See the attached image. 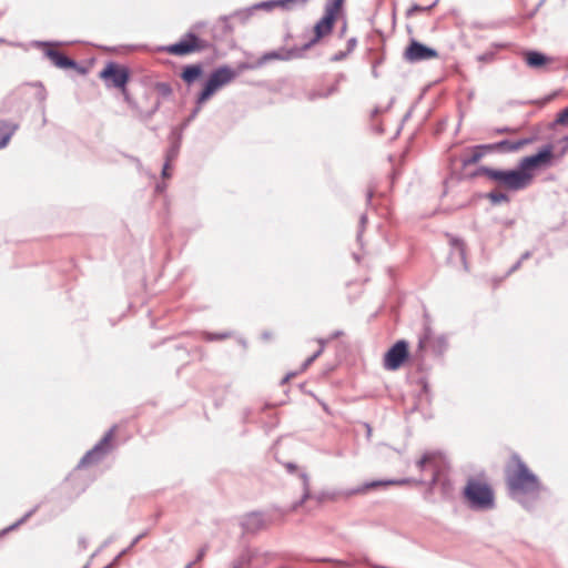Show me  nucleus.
I'll list each match as a JSON object with an SVG mask.
<instances>
[{
  "label": "nucleus",
  "instance_id": "e2e57ef3",
  "mask_svg": "<svg viewBox=\"0 0 568 568\" xmlns=\"http://www.w3.org/2000/svg\"><path fill=\"white\" fill-rule=\"evenodd\" d=\"M286 468H287V470H288L290 473H293V471H295V470L297 469V466H296L295 464H293V463H288V464L286 465Z\"/></svg>",
  "mask_w": 568,
  "mask_h": 568
},
{
  "label": "nucleus",
  "instance_id": "58836bf2",
  "mask_svg": "<svg viewBox=\"0 0 568 568\" xmlns=\"http://www.w3.org/2000/svg\"><path fill=\"white\" fill-rule=\"evenodd\" d=\"M122 95H123V99L124 101L128 103V105L134 111L136 112V110H139V105L136 103V101L131 97V94L129 93L128 91V87H125L124 90H119Z\"/></svg>",
  "mask_w": 568,
  "mask_h": 568
},
{
  "label": "nucleus",
  "instance_id": "aec40b11",
  "mask_svg": "<svg viewBox=\"0 0 568 568\" xmlns=\"http://www.w3.org/2000/svg\"><path fill=\"white\" fill-rule=\"evenodd\" d=\"M264 526V517L262 513L253 511L247 514L242 520V527L246 531H256Z\"/></svg>",
  "mask_w": 568,
  "mask_h": 568
},
{
  "label": "nucleus",
  "instance_id": "39448f33",
  "mask_svg": "<svg viewBox=\"0 0 568 568\" xmlns=\"http://www.w3.org/2000/svg\"><path fill=\"white\" fill-rule=\"evenodd\" d=\"M447 349V337L443 334L434 335L430 327L427 326L418 337V345L414 353V357L422 363L425 359L426 353L429 351L435 357L442 358Z\"/></svg>",
  "mask_w": 568,
  "mask_h": 568
},
{
  "label": "nucleus",
  "instance_id": "49530a36",
  "mask_svg": "<svg viewBox=\"0 0 568 568\" xmlns=\"http://www.w3.org/2000/svg\"><path fill=\"white\" fill-rule=\"evenodd\" d=\"M148 535V530H144L143 532L139 534L129 545L126 549L122 551V554H125L126 551L131 550L142 538H144Z\"/></svg>",
  "mask_w": 568,
  "mask_h": 568
},
{
  "label": "nucleus",
  "instance_id": "2eb2a0df",
  "mask_svg": "<svg viewBox=\"0 0 568 568\" xmlns=\"http://www.w3.org/2000/svg\"><path fill=\"white\" fill-rule=\"evenodd\" d=\"M44 55L50 59V61L59 69L67 70L73 69L80 74L87 73V68L78 63L74 59L68 57L62 51H59L53 48H47L44 51Z\"/></svg>",
  "mask_w": 568,
  "mask_h": 568
},
{
  "label": "nucleus",
  "instance_id": "b1692460",
  "mask_svg": "<svg viewBox=\"0 0 568 568\" xmlns=\"http://www.w3.org/2000/svg\"><path fill=\"white\" fill-rule=\"evenodd\" d=\"M535 138H524L518 141H510V140H501L499 142H496L495 145H498V150H506L507 152H515L518 151L524 145L530 144L534 142Z\"/></svg>",
  "mask_w": 568,
  "mask_h": 568
},
{
  "label": "nucleus",
  "instance_id": "393cba45",
  "mask_svg": "<svg viewBox=\"0 0 568 568\" xmlns=\"http://www.w3.org/2000/svg\"><path fill=\"white\" fill-rule=\"evenodd\" d=\"M253 12L256 14L258 11H272L275 8L288 9L284 0H266L254 3L251 6Z\"/></svg>",
  "mask_w": 568,
  "mask_h": 568
},
{
  "label": "nucleus",
  "instance_id": "6e6d98bb",
  "mask_svg": "<svg viewBox=\"0 0 568 568\" xmlns=\"http://www.w3.org/2000/svg\"><path fill=\"white\" fill-rule=\"evenodd\" d=\"M490 47L494 49V50H503V49H506L508 47V43L506 42H493L490 44Z\"/></svg>",
  "mask_w": 568,
  "mask_h": 568
},
{
  "label": "nucleus",
  "instance_id": "f3484780",
  "mask_svg": "<svg viewBox=\"0 0 568 568\" xmlns=\"http://www.w3.org/2000/svg\"><path fill=\"white\" fill-rule=\"evenodd\" d=\"M408 483H419V484H422L423 480H415V479H412V478H403V479H398V480H373V481H367V483H365L363 485H359V486H357L355 488H349V491L347 494L348 495L364 494L367 490L376 488V487H379V486L405 485V484H408Z\"/></svg>",
  "mask_w": 568,
  "mask_h": 568
},
{
  "label": "nucleus",
  "instance_id": "ddd939ff",
  "mask_svg": "<svg viewBox=\"0 0 568 568\" xmlns=\"http://www.w3.org/2000/svg\"><path fill=\"white\" fill-rule=\"evenodd\" d=\"M338 14L339 13L335 11L324 8L323 17L314 26V37L302 45L305 51L311 49L322 38H324L325 36L329 34L333 31Z\"/></svg>",
  "mask_w": 568,
  "mask_h": 568
},
{
  "label": "nucleus",
  "instance_id": "5701e85b",
  "mask_svg": "<svg viewBox=\"0 0 568 568\" xmlns=\"http://www.w3.org/2000/svg\"><path fill=\"white\" fill-rule=\"evenodd\" d=\"M18 129V124L0 120V149L4 148Z\"/></svg>",
  "mask_w": 568,
  "mask_h": 568
},
{
  "label": "nucleus",
  "instance_id": "a19ab883",
  "mask_svg": "<svg viewBox=\"0 0 568 568\" xmlns=\"http://www.w3.org/2000/svg\"><path fill=\"white\" fill-rule=\"evenodd\" d=\"M496 52L494 50H488L481 54H478L476 57V60L483 63H490L495 60Z\"/></svg>",
  "mask_w": 568,
  "mask_h": 568
},
{
  "label": "nucleus",
  "instance_id": "8fccbe9b",
  "mask_svg": "<svg viewBox=\"0 0 568 568\" xmlns=\"http://www.w3.org/2000/svg\"><path fill=\"white\" fill-rule=\"evenodd\" d=\"M356 44H357V39L356 38H349L347 40V49H346V52L349 54L352 51H354V49L356 48Z\"/></svg>",
  "mask_w": 568,
  "mask_h": 568
},
{
  "label": "nucleus",
  "instance_id": "2f4dec72",
  "mask_svg": "<svg viewBox=\"0 0 568 568\" xmlns=\"http://www.w3.org/2000/svg\"><path fill=\"white\" fill-rule=\"evenodd\" d=\"M154 89L162 98H169L173 93V89L169 82H156Z\"/></svg>",
  "mask_w": 568,
  "mask_h": 568
},
{
  "label": "nucleus",
  "instance_id": "5fc2aeb1",
  "mask_svg": "<svg viewBox=\"0 0 568 568\" xmlns=\"http://www.w3.org/2000/svg\"><path fill=\"white\" fill-rule=\"evenodd\" d=\"M561 142H564V146L560 150L559 156H564L568 151V135L564 136L561 139Z\"/></svg>",
  "mask_w": 568,
  "mask_h": 568
},
{
  "label": "nucleus",
  "instance_id": "4c0bfd02",
  "mask_svg": "<svg viewBox=\"0 0 568 568\" xmlns=\"http://www.w3.org/2000/svg\"><path fill=\"white\" fill-rule=\"evenodd\" d=\"M344 2L345 0H326L324 8L341 13L343 11Z\"/></svg>",
  "mask_w": 568,
  "mask_h": 568
},
{
  "label": "nucleus",
  "instance_id": "69168bd1",
  "mask_svg": "<svg viewBox=\"0 0 568 568\" xmlns=\"http://www.w3.org/2000/svg\"><path fill=\"white\" fill-rule=\"evenodd\" d=\"M342 335H343V332H342V331H335V332H333V333H332V335H331L329 339L337 338V337H339V336H342Z\"/></svg>",
  "mask_w": 568,
  "mask_h": 568
},
{
  "label": "nucleus",
  "instance_id": "f704fd0d",
  "mask_svg": "<svg viewBox=\"0 0 568 568\" xmlns=\"http://www.w3.org/2000/svg\"><path fill=\"white\" fill-rule=\"evenodd\" d=\"M203 338L207 342H214V341H222L231 336L230 332L224 333H211V332H203L202 333Z\"/></svg>",
  "mask_w": 568,
  "mask_h": 568
},
{
  "label": "nucleus",
  "instance_id": "1a4fd4ad",
  "mask_svg": "<svg viewBox=\"0 0 568 568\" xmlns=\"http://www.w3.org/2000/svg\"><path fill=\"white\" fill-rule=\"evenodd\" d=\"M300 478L302 479V487H303V494L300 500L295 501L291 506V510H296L300 506H302L306 500L310 498L316 499L317 503L322 504L327 500L336 501L339 498H349L352 495H348L347 493L349 489H328V490H322L317 493L316 495L312 496L311 489H310V477L306 473H301Z\"/></svg>",
  "mask_w": 568,
  "mask_h": 568
},
{
  "label": "nucleus",
  "instance_id": "423d86ee",
  "mask_svg": "<svg viewBox=\"0 0 568 568\" xmlns=\"http://www.w3.org/2000/svg\"><path fill=\"white\" fill-rule=\"evenodd\" d=\"M212 48V43L201 39L193 31L186 32L178 42L164 45L162 51L176 57H185L195 52H202Z\"/></svg>",
  "mask_w": 568,
  "mask_h": 568
},
{
  "label": "nucleus",
  "instance_id": "680f3d73",
  "mask_svg": "<svg viewBox=\"0 0 568 568\" xmlns=\"http://www.w3.org/2000/svg\"><path fill=\"white\" fill-rule=\"evenodd\" d=\"M531 255H532V253H531L530 251H526L525 253H523V254H521V256H520V258H519V260H520L521 262H524V261H526V260L530 258V257H531Z\"/></svg>",
  "mask_w": 568,
  "mask_h": 568
},
{
  "label": "nucleus",
  "instance_id": "c03bdc74",
  "mask_svg": "<svg viewBox=\"0 0 568 568\" xmlns=\"http://www.w3.org/2000/svg\"><path fill=\"white\" fill-rule=\"evenodd\" d=\"M258 68H262L261 64H258V59L255 61V62H243V63H240L239 67H237V70H235L236 72H239V74L244 71V70H253V69H258Z\"/></svg>",
  "mask_w": 568,
  "mask_h": 568
},
{
  "label": "nucleus",
  "instance_id": "09e8293b",
  "mask_svg": "<svg viewBox=\"0 0 568 568\" xmlns=\"http://www.w3.org/2000/svg\"><path fill=\"white\" fill-rule=\"evenodd\" d=\"M347 55H348V53L346 51H338L335 54H333L329 60L332 62H338V61L344 60Z\"/></svg>",
  "mask_w": 568,
  "mask_h": 568
},
{
  "label": "nucleus",
  "instance_id": "de8ad7c7",
  "mask_svg": "<svg viewBox=\"0 0 568 568\" xmlns=\"http://www.w3.org/2000/svg\"><path fill=\"white\" fill-rule=\"evenodd\" d=\"M323 353V346L320 347L313 355H311L303 364V367H308L321 354Z\"/></svg>",
  "mask_w": 568,
  "mask_h": 568
},
{
  "label": "nucleus",
  "instance_id": "a878e982",
  "mask_svg": "<svg viewBox=\"0 0 568 568\" xmlns=\"http://www.w3.org/2000/svg\"><path fill=\"white\" fill-rule=\"evenodd\" d=\"M449 243L453 247V251L456 252L462 260L465 270H467L466 247L464 241L459 237L450 236Z\"/></svg>",
  "mask_w": 568,
  "mask_h": 568
},
{
  "label": "nucleus",
  "instance_id": "7c9ffc66",
  "mask_svg": "<svg viewBox=\"0 0 568 568\" xmlns=\"http://www.w3.org/2000/svg\"><path fill=\"white\" fill-rule=\"evenodd\" d=\"M438 3V0H435L432 4L429 6H420V4H417V3H414L407 11H406V17H412L413 14L417 13V12H428L430 11L434 7H436Z\"/></svg>",
  "mask_w": 568,
  "mask_h": 568
},
{
  "label": "nucleus",
  "instance_id": "c9c22d12",
  "mask_svg": "<svg viewBox=\"0 0 568 568\" xmlns=\"http://www.w3.org/2000/svg\"><path fill=\"white\" fill-rule=\"evenodd\" d=\"M181 144L170 142V146L168 148L165 152V160L168 162H172L175 160L179 155Z\"/></svg>",
  "mask_w": 568,
  "mask_h": 568
},
{
  "label": "nucleus",
  "instance_id": "72a5a7b5",
  "mask_svg": "<svg viewBox=\"0 0 568 568\" xmlns=\"http://www.w3.org/2000/svg\"><path fill=\"white\" fill-rule=\"evenodd\" d=\"M34 513V509L28 511L23 517H21L19 520H17L14 524L8 526L7 528L2 529L0 531V536H4L7 532L9 531H12L14 530L16 528H18L20 525H22L23 523H26L28 520L29 517L32 516V514Z\"/></svg>",
  "mask_w": 568,
  "mask_h": 568
},
{
  "label": "nucleus",
  "instance_id": "dca6fc26",
  "mask_svg": "<svg viewBox=\"0 0 568 568\" xmlns=\"http://www.w3.org/2000/svg\"><path fill=\"white\" fill-rule=\"evenodd\" d=\"M304 53L305 50L303 47H293L291 49L280 48L278 50H272L262 54L258 58V64L263 67L273 60L290 61L300 59L304 57Z\"/></svg>",
  "mask_w": 568,
  "mask_h": 568
},
{
  "label": "nucleus",
  "instance_id": "bb28decb",
  "mask_svg": "<svg viewBox=\"0 0 568 568\" xmlns=\"http://www.w3.org/2000/svg\"><path fill=\"white\" fill-rule=\"evenodd\" d=\"M470 154L462 159V166L465 169L469 165L478 163L484 158V152L475 149V145L468 149Z\"/></svg>",
  "mask_w": 568,
  "mask_h": 568
},
{
  "label": "nucleus",
  "instance_id": "774afa93",
  "mask_svg": "<svg viewBox=\"0 0 568 568\" xmlns=\"http://www.w3.org/2000/svg\"><path fill=\"white\" fill-rule=\"evenodd\" d=\"M547 0H539L537 6L535 7V11H538L546 2Z\"/></svg>",
  "mask_w": 568,
  "mask_h": 568
},
{
  "label": "nucleus",
  "instance_id": "9b49d317",
  "mask_svg": "<svg viewBox=\"0 0 568 568\" xmlns=\"http://www.w3.org/2000/svg\"><path fill=\"white\" fill-rule=\"evenodd\" d=\"M409 357V344L406 339L395 342L384 355V367L387 371H397Z\"/></svg>",
  "mask_w": 568,
  "mask_h": 568
},
{
  "label": "nucleus",
  "instance_id": "cd10ccee",
  "mask_svg": "<svg viewBox=\"0 0 568 568\" xmlns=\"http://www.w3.org/2000/svg\"><path fill=\"white\" fill-rule=\"evenodd\" d=\"M336 92H338V87H337V83H334V84H332L331 87H328L327 89H325L323 91H312V92H310L307 98H308L310 101H314L316 99L328 98V97L335 94Z\"/></svg>",
  "mask_w": 568,
  "mask_h": 568
},
{
  "label": "nucleus",
  "instance_id": "6ab92c4d",
  "mask_svg": "<svg viewBox=\"0 0 568 568\" xmlns=\"http://www.w3.org/2000/svg\"><path fill=\"white\" fill-rule=\"evenodd\" d=\"M204 69L201 63L186 64L182 68L180 78L187 85H191L203 75Z\"/></svg>",
  "mask_w": 568,
  "mask_h": 568
},
{
  "label": "nucleus",
  "instance_id": "ea45409f",
  "mask_svg": "<svg viewBox=\"0 0 568 568\" xmlns=\"http://www.w3.org/2000/svg\"><path fill=\"white\" fill-rule=\"evenodd\" d=\"M557 124L568 126V106L557 113L554 125Z\"/></svg>",
  "mask_w": 568,
  "mask_h": 568
},
{
  "label": "nucleus",
  "instance_id": "0eeeda50",
  "mask_svg": "<svg viewBox=\"0 0 568 568\" xmlns=\"http://www.w3.org/2000/svg\"><path fill=\"white\" fill-rule=\"evenodd\" d=\"M99 78L104 81L108 89L124 90L130 82L131 71L126 65L109 61L99 72Z\"/></svg>",
  "mask_w": 568,
  "mask_h": 568
},
{
  "label": "nucleus",
  "instance_id": "7ed1b4c3",
  "mask_svg": "<svg viewBox=\"0 0 568 568\" xmlns=\"http://www.w3.org/2000/svg\"><path fill=\"white\" fill-rule=\"evenodd\" d=\"M237 75L239 72L230 65L224 64L215 68L204 81L203 88L196 97V104H204L217 90L232 82Z\"/></svg>",
  "mask_w": 568,
  "mask_h": 568
},
{
  "label": "nucleus",
  "instance_id": "412c9836",
  "mask_svg": "<svg viewBox=\"0 0 568 568\" xmlns=\"http://www.w3.org/2000/svg\"><path fill=\"white\" fill-rule=\"evenodd\" d=\"M254 16L255 13L253 12L251 6L234 10L227 14L230 20L235 23V28L237 26H246Z\"/></svg>",
  "mask_w": 568,
  "mask_h": 568
},
{
  "label": "nucleus",
  "instance_id": "9d476101",
  "mask_svg": "<svg viewBox=\"0 0 568 568\" xmlns=\"http://www.w3.org/2000/svg\"><path fill=\"white\" fill-rule=\"evenodd\" d=\"M114 429L115 426L111 427L104 436L82 456L78 464V468L99 463L112 450Z\"/></svg>",
  "mask_w": 568,
  "mask_h": 568
},
{
  "label": "nucleus",
  "instance_id": "603ef678",
  "mask_svg": "<svg viewBox=\"0 0 568 568\" xmlns=\"http://www.w3.org/2000/svg\"><path fill=\"white\" fill-rule=\"evenodd\" d=\"M250 562V558L246 556H242L239 560H236L233 565V568H241L242 565Z\"/></svg>",
  "mask_w": 568,
  "mask_h": 568
},
{
  "label": "nucleus",
  "instance_id": "4468645a",
  "mask_svg": "<svg viewBox=\"0 0 568 568\" xmlns=\"http://www.w3.org/2000/svg\"><path fill=\"white\" fill-rule=\"evenodd\" d=\"M436 49L430 48L415 39H412L405 49L404 58L406 61L415 63L438 58Z\"/></svg>",
  "mask_w": 568,
  "mask_h": 568
},
{
  "label": "nucleus",
  "instance_id": "6e6552de",
  "mask_svg": "<svg viewBox=\"0 0 568 568\" xmlns=\"http://www.w3.org/2000/svg\"><path fill=\"white\" fill-rule=\"evenodd\" d=\"M554 159V145L547 143L542 145L535 154L523 158L518 162L521 172L527 173L528 184L530 185L534 180L532 172L539 168L550 166Z\"/></svg>",
  "mask_w": 568,
  "mask_h": 568
},
{
  "label": "nucleus",
  "instance_id": "37998d69",
  "mask_svg": "<svg viewBox=\"0 0 568 568\" xmlns=\"http://www.w3.org/2000/svg\"><path fill=\"white\" fill-rule=\"evenodd\" d=\"M366 224H367V215L366 214H362L361 217H359V225H358V231H357V242L359 244H362V237H363V232L366 227Z\"/></svg>",
  "mask_w": 568,
  "mask_h": 568
},
{
  "label": "nucleus",
  "instance_id": "13d9d810",
  "mask_svg": "<svg viewBox=\"0 0 568 568\" xmlns=\"http://www.w3.org/2000/svg\"><path fill=\"white\" fill-rule=\"evenodd\" d=\"M170 163H171V162H168V161L165 160L164 165H163V169H162V176H163V178H169V176H170V173H169Z\"/></svg>",
  "mask_w": 568,
  "mask_h": 568
},
{
  "label": "nucleus",
  "instance_id": "79ce46f5",
  "mask_svg": "<svg viewBox=\"0 0 568 568\" xmlns=\"http://www.w3.org/2000/svg\"><path fill=\"white\" fill-rule=\"evenodd\" d=\"M202 105L203 104H196L195 103V106L194 109L191 111V113L189 114V116L181 123L183 125V128H187L190 125V123L197 116L199 112L201 111L202 109Z\"/></svg>",
  "mask_w": 568,
  "mask_h": 568
},
{
  "label": "nucleus",
  "instance_id": "4d7b16f0",
  "mask_svg": "<svg viewBox=\"0 0 568 568\" xmlns=\"http://www.w3.org/2000/svg\"><path fill=\"white\" fill-rule=\"evenodd\" d=\"M78 545H79V548H80L81 550H85V549H87V547H88V540H87V538H85V537H80V538L78 539Z\"/></svg>",
  "mask_w": 568,
  "mask_h": 568
},
{
  "label": "nucleus",
  "instance_id": "f257e3e1",
  "mask_svg": "<svg viewBox=\"0 0 568 568\" xmlns=\"http://www.w3.org/2000/svg\"><path fill=\"white\" fill-rule=\"evenodd\" d=\"M514 462L515 468L506 478L508 496L523 508L531 510L540 499L544 486L518 455L514 456Z\"/></svg>",
  "mask_w": 568,
  "mask_h": 568
},
{
  "label": "nucleus",
  "instance_id": "f03ea898",
  "mask_svg": "<svg viewBox=\"0 0 568 568\" xmlns=\"http://www.w3.org/2000/svg\"><path fill=\"white\" fill-rule=\"evenodd\" d=\"M462 495L473 510H490L496 506L494 489L486 481L469 478Z\"/></svg>",
  "mask_w": 568,
  "mask_h": 568
},
{
  "label": "nucleus",
  "instance_id": "864d4df0",
  "mask_svg": "<svg viewBox=\"0 0 568 568\" xmlns=\"http://www.w3.org/2000/svg\"><path fill=\"white\" fill-rule=\"evenodd\" d=\"M205 554H206V547H202V548L197 551L195 559L192 561V562H193V565H194L195 562H197V561H201V560L204 558Z\"/></svg>",
  "mask_w": 568,
  "mask_h": 568
},
{
  "label": "nucleus",
  "instance_id": "4be33fe9",
  "mask_svg": "<svg viewBox=\"0 0 568 568\" xmlns=\"http://www.w3.org/2000/svg\"><path fill=\"white\" fill-rule=\"evenodd\" d=\"M525 62L528 67L539 69L549 62V57L536 50H530L525 53Z\"/></svg>",
  "mask_w": 568,
  "mask_h": 568
},
{
  "label": "nucleus",
  "instance_id": "bf43d9fd",
  "mask_svg": "<svg viewBox=\"0 0 568 568\" xmlns=\"http://www.w3.org/2000/svg\"><path fill=\"white\" fill-rule=\"evenodd\" d=\"M53 43L52 42H49V41H34L33 42V45L37 47V48H42V47H50L52 45Z\"/></svg>",
  "mask_w": 568,
  "mask_h": 568
},
{
  "label": "nucleus",
  "instance_id": "f8f14e48",
  "mask_svg": "<svg viewBox=\"0 0 568 568\" xmlns=\"http://www.w3.org/2000/svg\"><path fill=\"white\" fill-rule=\"evenodd\" d=\"M235 23L227 14L219 17L211 27V37L215 43L232 47L234 44Z\"/></svg>",
  "mask_w": 568,
  "mask_h": 568
},
{
  "label": "nucleus",
  "instance_id": "e433bc0d",
  "mask_svg": "<svg viewBox=\"0 0 568 568\" xmlns=\"http://www.w3.org/2000/svg\"><path fill=\"white\" fill-rule=\"evenodd\" d=\"M490 166L480 165L476 168L473 172H470L467 178L469 180L479 178V176H486L488 179Z\"/></svg>",
  "mask_w": 568,
  "mask_h": 568
},
{
  "label": "nucleus",
  "instance_id": "0e129e2a",
  "mask_svg": "<svg viewBox=\"0 0 568 568\" xmlns=\"http://www.w3.org/2000/svg\"><path fill=\"white\" fill-rule=\"evenodd\" d=\"M373 195H374V191L373 190H368L367 194H366V201H367L368 204L372 202Z\"/></svg>",
  "mask_w": 568,
  "mask_h": 568
},
{
  "label": "nucleus",
  "instance_id": "a18cd8bd",
  "mask_svg": "<svg viewBox=\"0 0 568 568\" xmlns=\"http://www.w3.org/2000/svg\"><path fill=\"white\" fill-rule=\"evenodd\" d=\"M475 149H477L479 152H484V156H485L488 152L498 150V145H495V143L478 144V145H475Z\"/></svg>",
  "mask_w": 568,
  "mask_h": 568
},
{
  "label": "nucleus",
  "instance_id": "052dcab7",
  "mask_svg": "<svg viewBox=\"0 0 568 568\" xmlns=\"http://www.w3.org/2000/svg\"><path fill=\"white\" fill-rule=\"evenodd\" d=\"M508 132H514V130L509 126H503V128H499L496 130V133H498V134L508 133Z\"/></svg>",
  "mask_w": 568,
  "mask_h": 568
},
{
  "label": "nucleus",
  "instance_id": "a211bd4d",
  "mask_svg": "<svg viewBox=\"0 0 568 568\" xmlns=\"http://www.w3.org/2000/svg\"><path fill=\"white\" fill-rule=\"evenodd\" d=\"M435 458V453H425L416 463V467L420 471H424L427 467L432 469V478L428 483L429 487H434L439 480V468Z\"/></svg>",
  "mask_w": 568,
  "mask_h": 568
},
{
  "label": "nucleus",
  "instance_id": "338daca9",
  "mask_svg": "<svg viewBox=\"0 0 568 568\" xmlns=\"http://www.w3.org/2000/svg\"><path fill=\"white\" fill-rule=\"evenodd\" d=\"M344 80H345V74L344 73H339V74H337L335 83L338 84L341 81H344Z\"/></svg>",
  "mask_w": 568,
  "mask_h": 568
},
{
  "label": "nucleus",
  "instance_id": "20e7f679",
  "mask_svg": "<svg viewBox=\"0 0 568 568\" xmlns=\"http://www.w3.org/2000/svg\"><path fill=\"white\" fill-rule=\"evenodd\" d=\"M528 174L521 172L517 165L514 169H496L490 168L488 181L496 183L498 186L509 191H521L529 186Z\"/></svg>",
  "mask_w": 568,
  "mask_h": 568
},
{
  "label": "nucleus",
  "instance_id": "473e14b6",
  "mask_svg": "<svg viewBox=\"0 0 568 568\" xmlns=\"http://www.w3.org/2000/svg\"><path fill=\"white\" fill-rule=\"evenodd\" d=\"M185 128H183L182 124L180 125H176V126H173L171 129V133H170V136H169V141L170 142H173V143H178V144H181L182 143V138H183V132H184Z\"/></svg>",
  "mask_w": 568,
  "mask_h": 568
},
{
  "label": "nucleus",
  "instance_id": "c85d7f7f",
  "mask_svg": "<svg viewBox=\"0 0 568 568\" xmlns=\"http://www.w3.org/2000/svg\"><path fill=\"white\" fill-rule=\"evenodd\" d=\"M485 197L489 200L493 205H498L500 203H508L510 197L507 193L500 191H490L485 194Z\"/></svg>",
  "mask_w": 568,
  "mask_h": 568
},
{
  "label": "nucleus",
  "instance_id": "c756f323",
  "mask_svg": "<svg viewBox=\"0 0 568 568\" xmlns=\"http://www.w3.org/2000/svg\"><path fill=\"white\" fill-rule=\"evenodd\" d=\"M161 106V101H156L154 103V105L149 110V111H142L140 108L139 110H136V116L143 121V122H146L149 121L150 119H152V116L158 112V110L160 109Z\"/></svg>",
  "mask_w": 568,
  "mask_h": 568
},
{
  "label": "nucleus",
  "instance_id": "3c124183",
  "mask_svg": "<svg viewBox=\"0 0 568 568\" xmlns=\"http://www.w3.org/2000/svg\"><path fill=\"white\" fill-rule=\"evenodd\" d=\"M523 262L518 260L516 263L511 265V267L508 270L505 276H509L510 274L515 273L521 267Z\"/></svg>",
  "mask_w": 568,
  "mask_h": 568
}]
</instances>
